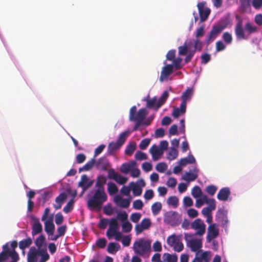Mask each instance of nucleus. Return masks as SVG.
<instances>
[{
  "instance_id": "nucleus-5",
  "label": "nucleus",
  "mask_w": 262,
  "mask_h": 262,
  "mask_svg": "<svg viewBox=\"0 0 262 262\" xmlns=\"http://www.w3.org/2000/svg\"><path fill=\"white\" fill-rule=\"evenodd\" d=\"M226 27V25L222 24L214 25L206 37L205 42L206 45L212 42Z\"/></svg>"
},
{
  "instance_id": "nucleus-36",
  "label": "nucleus",
  "mask_w": 262,
  "mask_h": 262,
  "mask_svg": "<svg viewBox=\"0 0 262 262\" xmlns=\"http://www.w3.org/2000/svg\"><path fill=\"white\" fill-rule=\"evenodd\" d=\"M191 194L194 198H199L204 194L200 187L198 186H195L192 189Z\"/></svg>"
},
{
  "instance_id": "nucleus-11",
  "label": "nucleus",
  "mask_w": 262,
  "mask_h": 262,
  "mask_svg": "<svg viewBox=\"0 0 262 262\" xmlns=\"http://www.w3.org/2000/svg\"><path fill=\"white\" fill-rule=\"evenodd\" d=\"M219 234V230L215 224H211L208 228L206 239L208 242H210L215 238Z\"/></svg>"
},
{
  "instance_id": "nucleus-25",
  "label": "nucleus",
  "mask_w": 262,
  "mask_h": 262,
  "mask_svg": "<svg viewBox=\"0 0 262 262\" xmlns=\"http://www.w3.org/2000/svg\"><path fill=\"white\" fill-rule=\"evenodd\" d=\"M120 249V245L117 243H110L107 247V251L109 253L114 254Z\"/></svg>"
},
{
  "instance_id": "nucleus-42",
  "label": "nucleus",
  "mask_w": 262,
  "mask_h": 262,
  "mask_svg": "<svg viewBox=\"0 0 262 262\" xmlns=\"http://www.w3.org/2000/svg\"><path fill=\"white\" fill-rule=\"evenodd\" d=\"M193 47L195 52L196 51L200 52L202 50L203 43L199 38H195L193 41Z\"/></svg>"
},
{
  "instance_id": "nucleus-20",
  "label": "nucleus",
  "mask_w": 262,
  "mask_h": 262,
  "mask_svg": "<svg viewBox=\"0 0 262 262\" xmlns=\"http://www.w3.org/2000/svg\"><path fill=\"white\" fill-rule=\"evenodd\" d=\"M149 152L152 155L154 161H157L163 154V151L160 149L156 145H153L149 149Z\"/></svg>"
},
{
  "instance_id": "nucleus-56",
  "label": "nucleus",
  "mask_w": 262,
  "mask_h": 262,
  "mask_svg": "<svg viewBox=\"0 0 262 262\" xmlns=\"http://www.w3.org/2000/svg\"><path fill=\"white\" fill-rule=\"evenodd\" d=\"M150 142V139L146 138L142 140L140 144H139V147L141 149H145L146 148V147L148 146Z\"/></svg>"
},
{
  "instance_id": "nucleus-18",
  "label": "nucleus",
  "mask_w": 262,
  "mask_h": 262,
  "mask_svg": "<svg viewBox=\"0 0 262 262\" xmlns=\"http://www.w3.org/2000/svg\"><path fill=\"white\" fill-rule=\"evenodd\" d=\"M67 197V195L64 192L60 193L55 199V204H53L54 208L56 210L60 209Z\"/></svg>"
},
{
  "instance_id": "nucleus-53",
  "label": "nucleus",
  "mask_w": 262,
  "mask_h": 262,
  "mask_svg": "<svg viewBox=\"0 0 262 262\" xmlns=\"http://www.w3.org/2000/svg\"><path fill=\"white\" fill-rule=\"evenodd\" d=\"M178 241L179 239L177 238L174 235L169 236L167 239V244L170 247H173Z\"/></svg>"
},
{
  "instance_id": "nucleus-17",
  "label": "nucleus",
  "mask_w": 262,
  "mask_h": 262,
  "mask_svg": "<svg viewBox=\"0 0 262 262\" xmlns=\"http://www.w3.org/2000/svg\"><path fill=\"white\" fill-rule=\"evenodd\" d=\"M193 95V89L191 88H187L185 91H184L181 99L182 100V103L187 105V101H190Z\"/></svg>"
},
{
  "instance_id": "nucleus-38",
  "label": "nucleus",
  "mask_w": 262,
  "mask_h": 262,
  "mask_svg": "<svg viewBox=\"0 0 262 262\" xmlns=\"http://www.w3.org/2000/svg\"><path fill=\"white\" fill-rule=\"evenodd\" d=\"M117 186L113 182H109L107 184V191L110 194L112 195L118 192Z\"/></svg>"
},
{
  "instance_id": "nucleus-12",
  "label": "nucleus",
  "mask_w": 262,
  "mask_h": 262,
  "mask_svg": "<svg viewBox=\"0 0 262 262\" xmlns=\"http://www.w3.org/2000/svg\"><path fill=\"white\" fill-rule=\"evenodd\" d=\"M151 221L148 218L143 219L140 224L135 226V229L137 234L141 233L143 230L148 229L151 226Z\"/></svg>"
},
{
  "instance_id": "nucleus-57",
  "label": "nucleus",
  "mask_w": 262,
  "mask_h": 262,
  "mask_svg": "<svg viewBox=\"0 0 262 262\" xmlns=\"http://www.w3.org/2000/svg\"><path fill=\"white\" fill-rule=\"evenodd\" d=\"M114 180L119 184H124L127 182V178L118 173Z\"/></svg>"
},
{
  "instance_id": "nucleus-4",
  "label": "nucleus",
  "mask_w": 262,
  "mask_h": 262,
  "mask_svg": "<svg viewBox=\"0 0 262 262\" xmlns=\"http://www.w3.org/2000/svg\"><path fill=\"white\" fill-rule=\"evenodd\" d=\"M128 130L124 131L121 133L116 142H111L107 147V155H113L114 152L118 150L125 143L127 137L129 134Z\"/></svg>"
},
{
  "instance_id": "nucleus-45",
  "label": "nucleus",
  "mask_w": 262,
  "mask_h": 262,
  "mask_svg": "<svg viewBox=\"0 0 262 262\" xmlns=\"http://www.w3.org/2000/svg\"><path fill=\"white\" fill-rule=\"evenodd\" d=\"M132 225L128 221L122 224V231L125 233L130 232L132 229Z\"/></svg>"
},
{
  "instance_id": "nucleus-43",
  "label": "nucleus",
  "mask_w": 262,
  "mask_h": 262,
  "mask_svg": "<svg viewBox=\"0 0 262 262\" xmlns=\"http://www.w3.org/2000/svg\"><path fill=\"white\" fill-rule=\"evenodd\" d=\"M217 187L213 185H209L206 188V192L210 195L213 196L216 192Z\"/></svg>"
},
{
  "instance_id": "nucleus-37",
  "label": "nucleus",
  "mask_w": 262,
  "mask_h": 262,
  "mask_svg": "<svg viewBox=\"0 0 262 262\" xmlns=\"http://www.w3.org/2000/svg\"><path fill=\"white\" fill-rule=\"evenodd\" d=\"M45 237L43 235H40L35 241V244L38 248V250L42 249L43 245L45 243Z\"/></svg>"
},
{
  "instance_id": "nucleus-6",
  "label": "nucleus",
  "mask_w": 262,
  "mask_h": 262,
  "mask_svg": "<svg viewBox=\"0 0 262 262\" xmlns=\"http://www.w3.org/2000/svg\"><path fill=\"white\" fill-rule=\"evenodd\" d=\"M137 107L135 105L132 106L129 111V120L131 121H140L142 122V121L145 119L146 116L148 113L146 108L140 109L137 113Z\"/></svg>"
},
{
  "instance_id": "nucleus-40",
  "label": "nucleus",
  "mask_w": 262,
  "mask_h": 262,
  "mask_svg": "<svg viewBox=\"0 0 262 262\" xmlns=\"http://www.w3.org/2000/svg\"><path fill=\"white\" fill-rule=\"evenodd\" d=\"M167 202L168 205H171L174 208H176L178 205L179 200L177 196H171L167 199Z\"/></svg>"
},
{
  "instance_id": "nucleus-24",
  "label": "nucleus",
  "mask_w": 262,
  "mask_h": 262,
  "mask_svg": "<svg viewBox=\"0 0 262 262\" xmlns=\"http://www.w3.org/2000/svg\"><path fill=\"white\" fill-rule=\"evenodd\" d=\"M38 250L34 247H31L28 253V262H37V256L38 255Z\"/></svg>"
},
{
  "instance_id": "nucleus-54",
  "label": "nucleus",
  "mask_w": 262,
  "mask_h": 262,
  "mask_svg": "<svg viewBox=\"0 0 262 262\" xmlns=\"http://www.w3.org/2000/svg\"><path fill=\"white\" fill-rule=\"evenodd\" d=\"M143 203L141 200H137L133 202V207L137 210H141L143 207Z\"/></svg>"
},
{
  "instance_id": "nucleus-34",
  "label": "nucleus",
  "mask_w": 262,
  "mask_h": 262,
  "mask_svg": "<svg viewBox=\"0 0 262 262\" xmlns=\"http://www.w3.org/2000/svg\"><path fill=\"white\" fill-rule=\"evenodd\" d=\"M161 209L162 204L160 202H155L151 206L152 213L154 215H157Z\"/></svg>"
},
{
  "instance_id": "nucleus-50",
  "label": "nucleus",
  "mask_w": 262,
  "mask_h": 262,
  "mask_svg": "<svg viewBox=\"0 0 262 262\" xmlns=\"http://www.w3.org/2000/svg\"><path fill=\"white\" fill-rule=\"evenodd\" d=\"M182 61V59L180 57H178L177 58H174L172 60V62L173 63V67L176 69V70H179L182 69V66L181 65V62Z\"/></svg>"
},
{
  "instance_id": "nucleus-22",
  "label": "nucleus",
  "mask_w": 262,
  "mask_h": 262,
  "mask_svg": "<svg viewBox=\"0 0 262 262\" xmlns=\"http://www.w3.org/2000/svg\"><path fill=\"white\" fill-rule=\"evenodd\" d=\"M55 229V226L51 219L45 222V230L49 235H53Z\"/></svg>"
},
{
  "instance_id": "nucleus-16",
  "label": "nucleus",
  "mask_w": 262,
  "mask_h": 262,
  "mask_svg": "<svg viewBox=\"0 0 262 262\" xmlns=\"http://www.w3.org/2000/svg\"><path fill=\"white\" fill-rule=\"evenodd\" d=\"M231 194L230 190L228 187L222 188L218 192L217 198L220 201H226Z\"/></svg>"
},
{
  "instance_id": "nucleus-58",
  "label": "nucleus",
  "mask_w": 262,
  "mask_h": 262,
  "mask_svg": "<svg viewBox=\"0 0 262 262\" xmlns=\"http://www.w3.org/2000/svg\"><path fill=\"white\" fill-rule=\"evenodd\" d=\"M103 212L107 215H111L113 213V209L111 204H108L103 208Z\"/></svg>"
},
{
  "instance_id": "nucleus-15",
  "label": "nucleus",
  "mask_w": 262,
  "mask_h": 262,
  "mask_svg": "<svg viewBox=\"0 0 262 262\" xmlns=\"http://www.w3.org/2000/svg\"><path fill=\"white\" fill-rule=\"evenodd\" d=\"M173 66L172 64H167L164 67L161 73L160 80L162 82L166 79L173 72Z\"/></svg>"
},
{
  "instance_id": "nucleus-23",
  "label": "nucleus",
  "mask_w": 262,
  "mask_h": 262,
  "mask_svg": "<svg viewBox=\"0 0 262 262\" xmlns=\"http://www.w3.org/2000/svg\"><path fill=\"white\" fill-rule=\"evenodd\" d=\"M186 110V105L184 104L181 103L180 107H174L172 113L173 117L177 118L181 115L185 113Z\"/></svg>"
},
{
  "instance_id": "nucleus-1",
  "label": "nucleus",
  "mask_w": 262,
  "mask_h": 262,
  "mask_svg": "<svg viewBox=\"0 0 262 262\" xmlns=\"http://www.w3.org/2000/svg\"><path fill=\"white\" fill-rule=\"evenodd\" d=\"M236 18L238 19L234 29V32L237 39L247 40L251 34L258 31L257 27L253 23L247 22L245 24L244 28H243V20L238 15L236 16Z\"/></svg>"
},
{
  "instance_id": "nucleus-63",
  "label": "nucleus",
  "mask_w": 262,
  "mask_h": 262,
  "mask_svg": "<svg viewBox=\"0 0 262 262\" xmlns=\"http://www.w3.org/2000/svg\"><path fill=\"white\" fill-rule=\"evenodd\" d=\"M201 62L203 64H206L208 63L211 59L210 55L207 53L203 54L201 56Z\"/></svg>"
},
{
  "instance_id": "nucleus-14",
  "label": "nucleus",
  "mask_w": 262,
  "mask_h": 262,
  "mask_svg": "<svg viewBox=\"0 0 262 262\" xmlns=\"http://www.w3.org/2000/svg\"><path fill=\"white\" fill-rule=\"evenodd\" d=\"M32 220L34 222L32 226V234L33 235L40 233L42 230V225L38 219L34 216H31Z\"/></svg>"
},
{
  "instance_id": "nucleus-52",
  "label": "nucleus",
  "mask_w": 262,
  "mask_h": 262,
  "mask_svg": "<svg viewBox=\"0 0 262 262\" xmlns=\"http://www.w3.org/2000/svg\"><path fill=\"white\" fill-rule=\"evenodd\" d=\"M156 170L159 172H164L167 168V165L165 163H159L156 167Z\"/></svg>"
},
{
  "instance_id": "nucleus-29",
  "label": "nucleus",
  "mask_w": 262,
  "mask_h": 262,
  "mask_svg": "<svg viewBox=\"0 0 262 262\" xmlns=\"http://www.w3.org/2000/svg\"><path fill=\"white\" fill-rule=\"evenodd\" d=\"M164 261L166 262H177L178 257L176 254H170L168 253H165L163 255Z\"/></svg>"
},
{
  "instance_id": "nucleus-44",
  "label": "nucleus",
  "mask_w": 262,
  "mask_h": 262,
  "mask_svg": "<svg viewBox=\"0 0 262 262\" xmlns=\"http://www.w3.org/2000/svg\"><path fill=\"white\" fill-rule=\"evenodd\" d=\"M128 215L127 213L125 211L122 212H119L117 214L116 217L115 219H117V220H119L120 221L124 223L125 222L127 221Z\"/></svg>"
},
{
  "instance_id": "nucleus-41",
  "label": "nucleus",
  "mask_w": 262,
  "mask_h": 262,
  "mask_svg": "<svg viewBox=\"0 0 262 262\" xmlns=\"http://www.w3.org/2000/svg\"><path fill=\"white\" fill-rule=\"evenodd\" d=\"M207 197L208 196L206 195H203L200 197V198L196 199L195 202V206L197 208H200L204 203H206V201H207Z\"/></svg>"
},
{
  "instance_id": "nucleus-9",
  "label": "nucleus",
  "mask_w": 262,
  "mask_h": 262,
  "mask_svg": "<svg viewBox=\"0 0 262 262\" xmlns=\"http://www.w3.org/2000/svg\"><path fill=\"white\" fill-rule=\"evenodd\" d=\"M206 4V2H200L197 4L200 17V21L201 22L205 21L207 19L211 12L210 9L209 8L205 7Z\"/></svg>"
},
{
  "instance_id": "nucleus-2",
  "label": "nucleus",
  "mask_w": 262,
  "mask_h": 262,
  "mask_svg": "<svg viewBox=\"0 0 262 262\" xmlns=\"http://www.w3.org/2000/svg\"><path fill=\"white\" fill-rule=\"evenodd\" d=\"M107 200V196L104 190L97 189L94 195L88 201V207L90 210H100L102 205Z\"/></svg>"
},
{
  "instance_id": "nucleus-8",
  "label": "nucleus",
  "mask_w": 262,
  "mask_h": 262,
  "mask_svg": "<svg viewBox=\"0 0 262 262\" xmlns=\"http://www.w3.org/2000/svg\"><path fill=\"white\" fill-rule=\"evenodd\" d=\"M181 221L180 215L176 211H169L164 215V222L172 226L179 225Z\"/></svg>"
},
{
  "instance_id": "nucleus-26",
  "label": "nucleus",
  "mask_w": 262,
  "mask_h": 262,
  "mask_svg": "<svg viewBox=\"0 0 262 262\" xmlns=\"http://www.w3.org/2000/svg\"><path fill=\"white\" fill-rule=\"evenodd\" d=\"M106 178L104 176H99L96 181V187H97V189L104 190V185L106 183Z\"/></svg>"
},
{
  "instance_id": "nucleus-62",
  "label": "nucleus",
  "mask_w": 262,
  "mask_h": 262,
  "mask_svg": "<svg viewBox=\"0 0 262 262\" xmlns=\"http://www.w3.org/2000/svg\"><path fill=\"white\" fill-rule=\"evenodd\" d=\"M121 171L124 173H127L131 170V166L127 163H123L121 166Z\"/></svg>"
},
{
  "instance_id": "nucleus-32",
  "label": "nucleus",
  "mask_w": 262,
  "mask_h": 262,
  "mask_svg": "<svg viewBox=\"0 0 262 262\" xmlns=\"http://www.w3.org/2000/svg\"><path fill=\"white\" fill-rule=\"evenodd\" d=\"M129 185L135 195L139 196L141 194L142 189L140 186H139V185L133 182H130Z\"/></svg>"
},
{
  "instance_id": "nucleus-49",
  "label": "nucleus",
  "mask_w": 262,
  "mask_h": 262,
  "mask_svg": "<svg viewBox=\"0 0 262 262\" xmlns=\"http://www.w3.org/2000/svg\"><path fill=\"white\" fill-rule=\"evenodd\" d=\"M188 46L186 42L182 46L178 48L179 54L180 55H186L188 53Z\"/></svg>"
},
{
  "instance_id": "nucleus-33",
  "label": "nucleus",
  "mask_w": 262,
  "mask_h": 262,
  "mask_svg": "<svg viewBox=\"0 0 262 262\" xmlns=\"http://www.w3.org/2000/svg\"><path fill=\"white\" fill-rule=\"evenodd\" d=\"M110 230L117 231L119 229V225L117 222V219L112 218L109 222V228Z\"/></svg>"
},
{
  "instance_id": "nucleus-47",
  "label": "nucleus",
  "mask_w": 262,
  "mask_h": 262,
  "mask_svg": "<svg viewBox=\"0 0 262 262\" xmlns=\"http://www.w3.org/2000/svg\"><path fill=\"white\" fill-rule=\"evenodd\" d=\"M206 204H208V207L207 208L210 209L211 211L214 210L216 208V202L214 199H209L207 197V201Z\"/></svg>"
},
{
  "instance_id": "nucleus-51",
  "label": "nucleus",
  "mask_w": 262,
  "mask_h": 262,
  "mask_svg": "<svg viewBox=\"0 0 262 262\" xmlns=\"http://www.w3.org/2000/svg\"><path fill=\"white\" fill-rule=\"evenodd\" d=\"M108 223V220L107 219H101L98 223V227L101 229H104L106 228Z\"/></svg>"
},
{
  "instance_id": "nucleus-46",
  "label": "nucleus",
  "mask_w": 262,
  "mask_h": 262,
  "mask_svg": "<svg viewBox=\"0 0 262 262\" xmlns=\"http://www.w3.org/2000/svg\"><path fill=\"white\" fill-rule=\"evenodd\" d=\"M241 9L243 11H246L250 6V0H240Z\"/></svg>"
},
{
  "instance_id": "nucleus-19",
  "label": "nucleus",
  "mask_w": 262,
  "mask_h": 262,
  "mask_svg": "<svg viewBox=\"0 0 262 262\" xmlns=\"http://www.w3.org/2000/svg\"><path fill=\"white\" fill-rule=\"evenodd\" d=\"M114 202L120 207L126 208L130 204V201L127 199H123L120 195H117L114 198Z\"/></svg>"
},
{
  "instance_id": "nucleus-10",
  "label": "nucleus",
  "mask_w": 262,
  "mask_h": 262,
  "mask_svg": "<svg viewBox=\"0 0 262 262\" xmlns=\"http://www.w3.org/2000/svg\"><path fill=\"white\" fill-rule=\"evenodd\" d=\"M191 228L196 230L195 235L202 236L205 232L206 225L200 219H197L191 223Z\"/></svg>"
},
{
  "instance_id": "nucleus-35",
  "label": "nucleus",
  "mask_w": 262,
  "mask_h": 262,
  "mask_svg": "<svg viewBox=\"0 0 262 262\" xmlns=\"http://www.w3.org/2000/svg\"><path fill=\"white\" fill-rule=\"evenodd\" d=\"M136 143L133 142L130 143H129V144H128L126 146V149L125 150V154L129 155V156L132 155L134 153V151L136 149Z\"/></svg>"
},
{
  "instance_id": "nucleus-7",
  "label": "nucleus",
  "mask_w": 262,
  "mask_h": 262,
  "mask_svg": "<svg viewBox=\"0 0 262 262\" xmlns=\"http://www.w3.org/2000/svg\"><path fill=\"white\" fill-rule=\"evenodd\" d=\"M193 235L191 234L185 233L184 234L185 239L191 250L196 252L202 248V241L200 239H193Z\"/></svg>"
},
{
  "instance_id": "nucleus-28",
  "label": "nucleus",
  "mask_w": 262,
  "mask_h": 262,
  "mask_svg": "<svg viewBox=\"0 0 262 262\" xmlns=\"http://www.w3.org/2000/svg\"><path fill=\"white\" fill-rule=\"evenodd\" d=\"M168 96H169V93L168 91H165L163 93V94L159 98V99L156 104V110H158L159 108H160L162 105H163L165 103Z\"/></svg>"
},
{
  "instance_id": "nucleus-3",
  "label": "nucleus",
  "mask_w": 262,
  "mask_h": 262,
  "mask_svg": "<svg viewBox=\"0 0 262 262\" xmlns=\"http://www.w3.org/2000/svg\"><path fill=\"white\" fill-rule=\"evenodd\" d=\"M133 249L136 254L148 258L151 252V242L149 240L139 238L134 242Z\"/></svg>"
},
{
  "instance_id": "nucleus-27",
  "label": "nucleus",
  "mask_w": 262,
  "mask_h": 262,
  "mask_svg": "<svg viewBox=\"0 0 262 262\" xmlns=\"http://www.w3.org/2000/svg\"><path fill=\"white\" fill-rule=\"evenodd\" d=\"M38 255L41 256L39 262H46L50 258V256L47 252V248L45 247L43 249L38 250Z\"/></svg>"
},
{
  "instance_id": "nucleus-31",
  "label": "nucleus",
  "mask_w": 262,
  "mask_h": 262,
  "mask_svg": "<svg viewBox=\"0 0 262 262\" xmlns=\"http://www.w3.org/2000/svg\"><path fill=\"white\" fill-rule=\"evenodd\" d=\"M32 243V239L30 237L23 239L19 242V247L21 250H24L26 248L29 247Z\"/></svg>"
},
{
  "instance_id": "nucleus-59",
  "label": "nucleus",
  "mask_w": 262,
  "mask_h": 262,
  "mask_svg": "<svg viewBox=\"0 0 262 262\" xmlns=\"http://www.w3.org/2000/svg\"><path fill=\"white\" fill-rule=\"evenodd\" d=\"M106 244V240L104 238H99L96 242V246L101 249L105 248Z\"/></svg>"
},
{
  "instance_id": "nucleus-64",
  "label": "nucleus",
  "mask_w": 262,
  "mask_h": 262,
  "mask_svg": "<svg viewBox=\"0 0 262 262\" xmlns=\"http://www.w3.org/2000/svg\"><path fill=\"white\" fill-rule=\"evenodd\" d=\"M154 193L153 190L152 189H148L145 191L144 194V198L145 200H150L154 197Z\"/></svg>"
},
{
  "instance_id": "nucleus-21",
  "label": "nucleus",
  "mask_w": 262,
  "mask_h": 262,
  "mask_svg": "<svg viewBox=\"0 0 262 262\" xmlns=\"http://www.w3.org/2000/svg\"><path fill=\"white\" fill-rule=\"evenodd\" d=\"M198 171L195 167L193 169L192 173L190 172H186L182 177L183 180L188 181L191 182L194 181L198 177Z\"/></svg>"
},
{
  "instance_id": "nucleus-39",
  "label": "nucleus",
  "mask_w": 262,
  "mask_h": 262,
  "mask_svg": "<svg viewBox=\"0 0 262 262\" xmlns=\"http://www.w3.org/2000/svg\"><path fill=\"white\" fill-rule=\"evenodd\" d=\"M75 201L73 199H71L67 204V205L64 207L63 209V211L66 213H68L70 212L73 208V205L74 204Z\"/></svg>"
},
{
  "instance_id": "nucleus-13",
  "label": "nucleus",
  "mask_w": 262,
  "mask_h": 262,
  "mask_svg": "<svg viewBox=\"0 0 262 262\" xmlns=\"http://www.w3.org/2000/svg\"><path fill=\"white\" fill-rule=\"evenodd\" d=\"M93 184V181L90 180L86 174H83L81 177V180L79 182L78 186L82 188L84 191L89 188Z\"/></svg>"
},
{
  "instance_id": "nucleus-55",
  "label": "nucleus",
  "mask_w": 262,
  "mask_h": 262,
  "mask_svg": "<svg viewBox=\"0 0 262 262\" xmlns=\"http://www.w3.org/2000/svg\"><path fill=\"white\" fill-rule=\"evenodd\" d=\"M141 217V214L140 213L135 212L131 214L130 219L133 222L137 223L139 222Z\"/></svg>"
},
{
  "instance_id": "nucleus-48",
  "label": "nucleus",
  "mask_w": 262,
  "mask_h": 262,
  "mask_svg": "<svg viewBox=\"0 0 262 262\" xmlns=\"http://www.w3.org/2000/svg\"><path fill=\"white\" fill-rule=\"evenodd\" d=\"M222 38L224 41L227 44L231 43L232 41V35L228 32H226L223 33Z\"/></svg>"
},
{
  "instance_id": "nucleus-61",
  "label": "nucleus",
  "mask_w": 262,
  "mask_h": 262,
  "mask_svg": "<svg viewBox=\"0 0 262 262\" xmlns=\"http://www.w3.org/2000/svg\"><path fill=\"white\" fill-rule=\"evenodd\" d=\"M169 155V158L170 160H174L175 159L178 155V151L174 147H171L170 150L168 154Z\"/></svg>"
},
{
  "instance_id": "nucleus-60",
  "label": "nucleus",
  "mask_w": 262,
  "mask_h": 262,
  "mask_svg": "<svg viewBox=\"0 0 262 262\" xmlns=\"http://www.w3.org/2000/svg\"><path fill=\"white\" fill-rule=\"evenodd\" d=\"M135 158L138 160H146L147 159V155L140 151H138L135 154Z\"/></svg>"
},
{
  "instance_id": "nucleus-30",
  "label": "nucleus",
  "mask_w": 262,
  "mask_h": 262,
  "mask_svg": "<svg viewBox=\"0 0 262 262\" xmlns=\"http://www.w3.org/2000/svg\"><path fill=\"white\" fill-rule=\"evenodd\" d=\"M96 161L94 158H92L90 161L87 162L82 167L79 168V172H80L83 171H88L92 168Z\"/></svg>"
}]
</instances>
